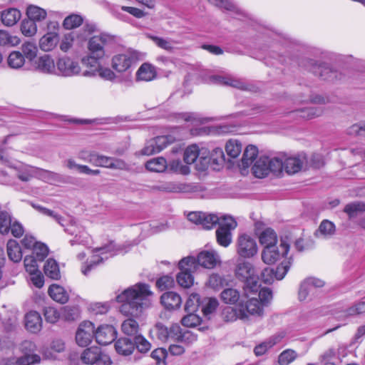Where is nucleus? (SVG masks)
I'll return each instance as SVG.
<instances>
[{"label": "nucleus", "instance_id": "nucleus-1", "mask_svg": "<svg viewBox=\"0 0 365 365\" xmlns=\"http://www.w3.org/2000/svg\"><path fill=\"white\" fill-rule=\"evenodd\" d=\"M152 295L149 285L138 283L118 294L116 301L121 303L120 312L123 315L138 317L145 309L151 306Z\"/></svg>", "mask_w": 365, "mask_h": 365}, {"label": "nucleus", "instance_id": "nucleus-2", "mask_svg": "<svg viewBox=\"0 0 365 365\" xmlns=\"http://www.w3.org/2000/svg\"><path fill=\"white\" fill-rule=\"evenodd\" d=\"M158 190L168 192L183 193L194 197H210L212 187L207 184H162Z\"/></svg>", "mask_w": 365, "mask_h": 365}, {"label": "nucleus", "instance_id": "nucleus-3", "mask_svg": "<svg viewBox=\"0 0 365 365\" xmlns=\"http://www.w3.org/2000/svg\"><path fill=\"white\" fill-rule=\"evenodd\" d=\"M235 274L240 281L243 282L245 291H251L253 293H257L259 291L260 287L259 279L251 263L245 261L238 262Z\"/></svg>", "mask_w": 365, "mask_h": 365}, {"label": "nucleus", "instance_id": "nucleus-4", "mask_svg": "<svg viewBox=\"0 0 365 365\" xmlns=\"http://www.w3.org/2000/svg\"><path fill=\"white\" fill-rule=\"evenodd\" d=\"M300 66L304 67L307 70L313 73L322 80L334 81L341 79V73L338 71L333 69L327 63H318L316 61L309 58L302 60Z\"/></svg>", "mask_w": 365, "mask_h": 365}, {"label": "nucleus", "instance_id": "nucleus-5", "mask_svg": "<svg viewBox=\"0 0 365 365\" xmlns=\"http://www.w3.org/2000/svg\"><path fill=\"white\" fill-rule=\"evenodd\" d=\"M280 166L279 158L261 156L254 163L252 172L253 175L259 179L264 178L269 174L277 177Z\"/></svg>", "mask_w": 365, "mask_h": 365}, {"label": "nucleus", "instance_id": "nucleus-6", "mask_svg": "<svg viewBox=\"0 0 365 365\" xmlns=\"http://www.w3.org/2000/svg\"><path fill=\"white\" fill-rule=\"evenodd\" d=\"M178 266L180 272L177 275L178 283L182 287H190L194 282L192 273L197 269L195 257H185L179 262Z\"/></svg>", "mask_w": 365, "mask_h": 365}, {"label": "nucleus", "instance_id": "nucleus-7", "mask_svg": "<svg viewBox=\"0 0 365 365\" xmlns=\"http://www.w3.org/2000/svg\"><path fill=\"white\" fill-rule=\"evenodd\" d=\"M304 160H306V153H304L286 158L284 160L279 159L281 168L277 172V177L282 178L284 174L294 175L300 171H305Z\"/></svg>", "mask_w": 365, "mask_h": 365}, {"label": "nucleus", "instance_id": "nucleus-8", "mask_svg": "<svg viewBox=\"0 0 365 365\" xmlns=\"http://www.w3.org/2000/svg\"><path fill=\"white\" fill-rule=\"evenodd\" d=\"M119 250L113 242L103 247H96L93 250V255L88 264L82 267V273L87 275L88 272L96 265L102 263L104 260L115 255Z\"/></svg>", "mask_w": 365, "mask_h": 365}, {"label": "nucleus", "instance_id": "nucleus-9", "mask_svg": "<svg viewBox=\"0 0 365 365\" xmlns=\"http://www.w3.org/2000/svg\"><path fill=\"white\" fill-rule=\"evenodd\" d=\"M237 226L236 220L230 215H223L216 230V238L218 244L222 247H228L232 240V230Z\"/></svg>", "mask_w": 365, "mask_h": 365}, {"label": "nucleus", "instance_id": "nucleus-10", "mask_svg": "<svg viewBox=\"0 0 365 365\" xmlns=\"http://www.w3.org/2000/svg\"><path fill=\"white\" fill-rule=\"evenodd\" d=\"M257 293L250 294V297L240 305L237 317L240 319H247L249 316L262 317L264 314V302H259L256 295Z\"/></svg>", "mask_w": 365, "mask_h": 365}, {"label": "nucleus", "instance_id": "nucleus-11", "mask_svg": "<svg viewBox=\"0 0 365 365\" xmlns=\"http://www.w3.org/2000/svg\"><path fill=\"white\" fill-rule=\"evenodd\" d=\"M289 250V244L284 240H281L279 247L276 245L264 247L262 252V259L265 264L275 263L281 257H285Z\"/></svg>", "mask_w": 365, "mask_h": 365}, {"label": "nucleus", "instance_id": "nucleus-12", "mask_svg": "<svg viewBox=\"0 0 365 365\" xmlns=\"http://www.w3.org/2000/svg\"><path fill=\"white\" fill-rule=\"evenodd\" d=\"M250 294L254 293L251 291H245L244 287H242V292L235 287H227L221 292L220 299L226 304L237 305L240 309V305L250 297Z\"/></svg>", "mask_w": 365, "mask_h": 365}, {"label": "nucleus", "instance_id": "nucleus-13", "mask_svg": "<svg viewBox=\"0 0 365 365\" xmlns=\"http://www.w3.org/2000/svg\"><path fill=\"white\" fill-rule=\"evenodd\" d=\"M255 240L247 234L240 235L236 242L237 253L243 258H250L257 252Z\"/></svg>", "mask_w": 365, "mask_h": 365}, {"label": "nucleus", "instance_id": "nucleus-14", "mask_svg": "<svg viewBox=\"0 0 365 365\" xmlns=\"http://www.w3.org/2000/svg\"><path fill=\"white\" fill-rule=\"evenodd\" d=\"M81 360L88 365H110L108 355L102 353L100 348L92 346L85 349L81 355Z\"/></svg>", "mask_w": 365, "mask_h": 365}, {"label": "nucleus", "instance_id": "nucleus-15", "mask_svg": "<svg viewBox=\"0 0 365 365\" xmlns=\"http://www.w3.org/2000/svg\"><path fill=\"white\" fill-rule=\"evenodd\" d=\"M139 59V54L135 51H128L123 53L114 56L112 58V67L118 72H124L129 69Z\"/></svg>", "mask_w": 365, "mask_h": 365}, {"label": "nucleus", "instance_id": "nucleus-16", "mask_svg": "<svg viewBox=\"0 0 365 365\" xmlns=\"http://www.w3.org/2000/svg\"><path fill=\"white\" fill-rule=\"evenodd\" d=\"M223 215L218 216L215 214L203 212H191L187 215L189 221L201 225L204 229H212L217 224L220 225Z\"/></svg>", "mask_w": 365, "mask_h": 365}, {"label": "nucleus", "instance_id": "nucleus-17", "mask_svg": "<svg viewBox=\"0 0 365 365\" xmlns=\"http://www.w3.org/2000/svg\"><path fill=\"white\" fill-rule=\"evenodd\" d=\"M113 41V36L106 34L93 36L89 39L88 43L89 53L97 58H103L105 56V46Z\"/></svg>", "mask_w": 365, "mask_h": 365}, {"label": "nucleus", "instance_id": "nucleus-18", "mask_svg": "<svg viewBox=\"0 0 365 365\" xmlns=\"http://www.w3.org/2000/svg\"><path fill=\"white\" fill-rule=\"evenodd\" d=\"M95 336L94 324L88 321L80 324L76 333V341L80 346L85 347L91 344Z\"/></svg>", "mask_w": 365, "mask_h": 365}, {"label": "nucleus", "instance_id": "nucleus-19", "mask_svg": "<svg viewBox=\"0 0 365 365\" xmlns=\"http://www.w3.org/2000/svg\"><path fill=\"white\" fill-rule=\"evenodd\" d=\"M56 66L57 68L56 74L65 77L78 75L81 71L78 63L68 56L59 58Z\"/></svg>", "mask_w": 365, "mask_h": 365}, {"label": "nucleus", "instance_id": "nucleus-20", "mask_svg": "<svg viewBox=\"0 0 365 365\" xmlns=\"http://www.w3.org/2000/svg\"><path fill=\"white\" fill-rule=\"evenodd\" d=\"M117 332L111 325H101L95 331V338L98 344L106 346L112 343L116 338Z\"/></svg>", "mask_w": 365, "mask_h": 365}, {"label": "nucleus", "instance_id": "nucleus-21", "mask_svg": "<svg viewBox=\"0 0 365 365\" xmlns=\"http://www.w3.org/2000/svg\"><path fill=\"white\" fill-rule=\"evenodd\" d=\"M197 267L201 266L206 269H213L220 263V258L215 251H202L195 258Z\"/></svg>", "mask_w": 365, "mask_h": 365}, {"label": "nucleus", "instance_id": "nucleus-22", "mask_svg": "<svg viewBox=\"0 0 365 365\" xmlns=\"http://www.w3.org/2000/svg\"><path fill=\"white\" fill-rule=\"evenodd\" d=\"M19 350L22 355L21 358L26 359L27 362L29 365H34L40 363L41 356L36 354V344L31 341H24L19 346Z\"/></svg>", "mask_w": 365, "mask_h": 365}, {"label": "nucleus", "instance_id": "nucleus-23", "mask_svg": "<svg viewBox=\"0 0 365 365\" xmlns=\"http://www.w3.org/2000/svg\"><path fill=\"white\" fill-rule=\"evenodd\" d=\"M43 320L36 311H30L24 316V325L26 330L33 334L38 333L42 329Z\"/></svg>", "mask_w": 365, "mask_h": 365}, {"label": "nucleus", "instance_id": "nucleus-24", "mask_svg": "<svg viewBox=\"0 0 365 365\" xmlns=\"http://www.w3.org/2000/svg\"><path fill=\"white\" fill-rule=\"evenodd\" d=\"M35 70L46 74H56V64L48 55L36 58L33 63Z\"/></svg>", "mask_w": 365, "mask_h": 365}, {"label": "nucleus", "instance_id": "nucleus-25", "mask_svg": "<svg viewBox=\"0 0 365 365\" xmlns=\"http://www.w3.org/2000/svg\"><path fill=\"white\" fill-rule=\"evenodd\" d=\"M200 160L202 161V166L196 165V167L198 170H204L206 169L210 162H212V164L217 166L222 165L225 162V156L222 148H216L213 149L210 158L200 157Z\"/></svg>", "mask_w": 365, "mask_h": 365}, {"label": "nucleus", "instance_id": "nucleus-26", "mask_svg": "<svg viewBox=\"0 0 365 365\" xmlns=\"http://www.w3.org/2000/svg\"><path fill=\"white\" fill-rule=\"evenodd\" d=\"M210 81L217 84L230 86L240 90H248V86L240 79H237L230 76H212Z\"/></svg>", "mask_w": 365, "mask_h": 365}, {"label": "nucleus", "instance_id": "nucleus-27", "mask_svg": "<svg viewBox=\"0 0 365 365\" xmlns=\"http://www.w3.org/2000/svg\"><path fill=\"white\" fill-rule=\"evenodd\" d=\"M212 187L210 197H233L236 186L233 184H207Z\"/></svg>", "mask_w": 365, "mask_h": 365}, {"label": "nucleus", "instance_id": "nucleus-28", "mask_svg": "<svg viewBox=\"0 0 365 365\" xmlns=\"http://www.w3.org/2000/svg\"><path fill=\"white\" fill-rule=\"evenodd\" d=\"M257 155L258 149L256 146L253 145L247 146L243 153L241 165H240L241 167L242 174H245L247 168H248L249 166L253 163Z\"/></svg>", "mask_w": 365, "mask_h": 365}, {"label": "nucleus", "instance_id": "nucleus-29", "mask_svg": "<svg viewBox=\"0 0 365 365\" xmlns=\"http://www.w3.org/2000/svg\"><path fill=\"white\" fill-rule=\"evenodd\" d=\"M160 302L165 309H175L180 307L182 299L178 294L173 292H168L161 296Z\"/></svg>", "mask_w": 365, "mask_h": 365}, {"label": "nucleus", "instance_id": "nucleus-30", "mask_svg": "<svg viewBox=\"0 0 365 365\" xmlns=\"http://www.w3.org/2000/svg\"><path fill=\"white\" fill-rule=\"evenodd\" d=\"M156 71L151 64L148 63H143L136 73V78L138 81H150L156 76Z\"/></svg>", "mask_w": 365, "mask_h": 365}, {"label": "nucleus", "instance_id": "nucleus-31", "mask_svg": "<svg viewBox=\"0 0 365 365\" xmlns=\"http://www.w3.org/2000/svg\"><path fill=\"white\" fill-rule=\"evenodd\" d=\"M49 296L56 302L65 304L68 301V294L64 288L60 285L53 284L48 288Z\"/></svg>", "mask_w": 365, "mask_h": 365}, {"label": "nucleus", "instance_id": "nucleus-32", "mask_svg": "<svg viewBox=\"0 0 365 365\" xmlns=\"http://www.w3.org/2000/svg\"><path fill=\"white\" fill-rule=\"evenodd\" d=\"M115 348L119 354L128 356L135 350V344L130 339L122 337L117 340Z\"/></svg>", "mask_w": 365, "mask_h": 365}, {"label": "nucleus", "instance_id": "nucleus-33", "mask_svg": "<svg viewBox=\"0 0 365 365\" xmlns=\"http://www.w3.org/2000/svg\"><path fill=\"white\" fill-rule=\"evenodd\" d=\"M21 18L20 11L14 8H10L1 12V21L6 26H14Z\"/></svg>", "mask_w": 365, "mask_h": 365}, {"label": "nucleus", "instance_id": "nucleus-34", "mask_svg": "<svg viewBox=\"0 0 365 365\" xmlns=\"http://www.w3.org/2000/svg\"><path fill=\"white\" fill-rule=\"evenodd\" d=\"M7 255L14 262H19L22 259V252L19 243L14 240H9L6 245Z\"/></svg>", "mask_w": 365, "mask_h": 365}, {"label": "nucleus", "instance_id": "nucleus-35", "mask_svg": "<svg viewBox=\"0 0 365 365\" xmlns=\"http://www.w3.org/2000/svg\"><path fill=\"white\" fill-rule=\"evenodd\" d=\"M58 40V36L56 33H47L40 39L39 46L41 50L49 51L56 46Z\"/></svg>", "mask_w": 365, "mask_h": 365}, {"label": "nucleus", "instance_id": "nucleus-36", "mask_svg": "<svg viewBox=\"0 0 365 365\" xmlns=\"http://www.w3.org/2000/svg\"><path fill=\"white\" fill-rule=\"evenodd\" d=\"M206 152H202L200 150L199 148L196 145H191L188 146L185 152H184V161L187 164H192L197 162L198 160L201 162V165H202V161L200 160V158H199L200 154H205Z\"/></svg>", "mask_w": 365, "mask_h": 365}, {"label": "nucleus", "instance_id": "nucleus-37", "mask_svg": "<svg viewBox=\"0 0 365 365\" xmlns=\"http://www.w3.org/2000/svg\"><path fill=\"white\" fill-rule=\"evenodd\" d=\"M349 219L355 217L358 214L365 212V202L354 201L345 205L343 210Z\"/></svg>", "mask_w": 365, "mask_h": 365}, {"label": "nucleus", "instance_id": "nucleus-38", "mask_svg": "<svg viewBox=\"0 0 365 365\" xmlns=\"http://www.w3.org/2000/svg\"><path fill=\"white\" fill-rule=\"evenodd\" d=\"M325 164L322 155L319 153H313L310 156L306 154V160H304L305 171L312 169H320Z\"/></svg>", "mask_w": 365, "mask_h": 365}, {"label": "nucleus", "instance_id": "nucleus-39", "mask_svg": "<svg viewBox=\"0 0 365 365\" xmlns=\"http://www.w3.org/2000/svg\"><path fill=\"white\" fill-rule=\"evenodd\" d=\"M121 330L124 334L135 337L139 334L140 327L137 321L132 318H128L122 323Z\"/></svg>", "mask_w": 365, "mask_h": 365}, {"label": "nucleus", "instance_id": "nucleus-40", "mask_svg": "<svg viewBox=\"0 0 365 365\" xmlns=\"http://www.w3.org/2000/svg\"><path fill=\"white\" fill-rule=\"evenodd\" d=\"M100 160L101 161L99 166L101 167L120 170H123L126 168L125 163L120 159L110 158L102 155V157Z\"/></svg>", "mask_w": 365, "mask_h": 365}, {"label": "nucleus", "instance_id": "nucleus-41", "mask_svg": "<svg viewBox=\"0 0 365 365\" xmlns=\"http://www.w3.org/2000/svg\"><path fill=\"white\" fill-rule=\"evenodd\" d=\"M259 242L264 247L277 245V236L276 232L271 228H267L259 235Z\"/></svg>", "mask_w": 365, "mask_h": 365}, {"label": "nucleus", "instance_id": "nucleus-42", "mask_svg": "<svg viewBox=\"0 0 365 365\" xmlns=\"http://www.w3.org/2000/svg\"><path fill=\"white\" fill-rule=\"evenodd\" d=\"M44 273L45 274L52 279H60V269L57 262L52 259L49 258L46 262L44 265Z\"/></svg>", "mask_w": 365, "mask_h": 365}, {"label": "nucleus", "instance_id": "nucleus-43", "mask_svg": "<svg viewBox=\"0 0 365 365\" xmlns=\"http://www.w3.org/2000/svg\"><path fill=\"white\" fill-rule=\"evenodd\" d=\"M335 225L332 222L328 220H324L320 223L319 228L316 232V235L327 238L333 235L335 233Z\"/></svg>", "mask_w": 365, "mask_h": 365}, {"label": "nucleus", "instance_id": "nucleus-44", "mask_svg": "<svg viewBox=\"0 0 365 365\" xmlns=\"http://www.w3.org/2000/svg\"><path fill=\"white\" fill-rule=\"evenodd\" d=\"M26 14L28 18L34 22L41 21L44 20L47 16L46 10L34 5H31L27 8Z\"/></svg>", "mask_w": 365, "mask_h": 365}, {"label": "nucleus", "instance_id": "nucleus-45", "mask_svg": "<svg viewBox=\"0 0 365 365\" xmlns=\"http://www.w3.org/2000/svg\"><path fill=\"white\" fill-rule=\"evenodd\" d=\"M145 167L150 171L160 173L167 168L168 163L164 158L160 157L148 161Z\"/></svg>", "mask_w": 365, "mask_h": 365}, {"label": "nucleus", "instance_id": "nucleus-46", "mask_svg": "<svg viewBox=\"0 0 365 365\" xmlns=\"http://www.w3.org/2000/svg\"><path fill=\"white\" fill-rule=\"evenodd\" d=\"M7 62L10 68H20L25 63L24 56L20 51H12L8 56Z\"/></svg>", "mask_w": 365, "mask_h": 365}, {"label": "nucleus", "instance_id": "nucleus-47", "mask_svg": "<svg viewBox=\"0 0 365 365\" xmlns=\"http://www.w3.org/2000/svg\"><path fill=\"white\" fill-rule=\"evenodd\" d=\"M225 150L230 158H236L242 151V144L237 140H230L226 143Z\"/></svg>", "mask_w": 365, "mask_h": 365}, {"label": "nucleus", "instance_id": "nucleus-48", "mask_svg": "<svg viewBox=\"0 0 365 365\" xmlns=\"http://www.w3.org/2000/svg\"><path fill=\"white\" fill-rule=\"evenodd\" d=\"M36 179L41 181H60L61 180V175L58 173L36 168Z\"/></svg>", "mask_w": 365, "mask_h": 365}, {"label": "nucleus", "instance_id": "nucleus-49", "mask_svg": "<svg viewBox=\"0 0 365 365\" xmlns=\"http://www.w3.org/2000/svg\"><path fill=\"white\" fill-rule=\"evenodd\" d=\"M102 58H97L94 55H91L89 53V56L83 58L82 63L86 66H89L91 68H93V71H86L83 72V76H91L95 74V71L98 68V60Z\"/></svg>", "mask_w": 365, "mask_h": 365}, {"label": "nucleus", "instance_id": "nucleus-50", "mask_svg": "<svg viewBox=\"0 0 365 365\" xmlns=\"http://www.w3.org/2000/svg\"><path fill=\"white\" fill-rule=\"evenodd\" d=\"M149 38L160 48L172 52L175 43L170 38H163L155 36H150Z\"/></svg>", "mask_w": 365, "mask_h": 365}, {"label": "nucleus", "instance_id": "nucleus-51", "mask_svg": "<svg viewBox=\"0 0 365 365\" xmlns=\"http://www.w3.org/2000/svg\"><path fill=\"white\" fill-rule=\"evenodd\" d=\"M135 349L140 353L145 354L151 349V344L140 334L134 337Z\"/></svg>", "mask_w": 365, "mask_h": 365}, {"label": "nucleus", "instance_id": "nucleus-52", "mask_svg": "<svg viewBox=\"0 0 365 365\" xmlns=\"http://www.w3.org/2000/svg\"><path fill=\"white\" fill-rule=\"evenodd\" d=\"M297 115L304 119H312L319 116L322 110L321 108L316 107H308L296 110Z\"/></svg>", "mask_w": 365, "mask_h": 365}, {"label": "nucleus", "instance_id": "nucleus-53", "mask_svg": "<svg viewBox=\"0 0 365 365\" xmlns=\"http://www.w3.org/2000/svg\"><path fill=\"white\" fill-rule=\"evenodd\" d=\"M21 31L26 36H32L37 31L36 22L28 18L24 19L21 24Z\"/></svg>", "mask_w": 365, "mask_h": 365}, {"label": "nucleus", "instance_id": "nucleus-54", "mask_svg": "<svg viewBox=\"0 0 365 365\" xmlns=\"http://www.w3.org/2000/svg\"><path fill=\"white\" fill-rule=\"evenodd\" d=\"M225 284V279L216 273L210 274L207 282V285L215 290H219Z\"/></svg>", "mask_w": 365, "mask_h": 365}, {"label": "nucleus", "instance_id": "nucleus-55", "mask_svg": "<svg viewBox=\"0 0 365 365\" xmlns=\"http://www.w3.org/2000/svg\"><path fill=\"white\" fill-rule=\"evenodd\" d=\"M12 220L10 214L7 212H0V233L5 235L10 231Z\"/></svg>", "mask_w": 365, "mask_h": 365}, {"label": "nucleus", "instance_id": "nucleus-56", "mask_svg": "<svg viewBox=\"0 0 365 365\" xmlns=\"http://www.w3.org/2000/svg\"><path fill=\"white\" fill-rule=\"evenodd\" d=\"M36 46L31 42L24 43L21 46V53L24 56V58L32 61L36 56L37 53Z\"/></svg>", "mask_w": 365, "mask_h": 365}, {"label": "nucleus", "instance_id": "nucleus-57", "mask_svg": "<svg viewBox=\"0 0 365 365\" xmlns=\"http://www.w3.org/2000/svg\"><path fill=\"white\" fill-rule=\"evenodd\" d=\"M36 168L26 166L19 171L18 177L21 181H29L36 179Z\"/></svg>", "mask_w": 365, "mask_h": 365}, {"label": "nucleus", "instance_id": "nucleus-58", "mask_svg": "<svg viewBox=\"0 0 365 365\" xmlns=\"http://www.w3.org/2000/svg\"><path fill=\"white\" fill-rule=\"evenodd\" d=\"M365 313V302H359L354 304L344 312V316L354 317Z\"/></svg>", "mask_w": 365, "mask_h": 365}, {"label": "nucleus", "instance_id": "nucleus-59", "mask_svg": "<svg viewBox=\"0 0 365 365\" xmlns=\"http://www.w3.org/2000/svg\"><path fill=\"white\" fill-rule=\"evenodd\" d=\"M150 333V334H155L157 338L163 342L169 339L168 329L161 323L156 324Z\"/></svg>", "mask_w": 365, "mask_h": 365}, {"label": "nucleus", "instance_id": "nucleus-60", "mask_svg": "<svg viewBox=\"0 0 365 365\" xmlns=\"http://www.w3.org/2000/svg\"><path fill=\"white\" fill-rule=\"evenodd\" d=\"M20 42L17 36H11L8 32L0 30V46H16Z\"/></svg>", "mask_w": 365, "mask_h": 365}, {"label": "nucleus", "instance_id": "nucleus-61", "mask_svg": "<svg viewBox=\"0 0 365 365\" xmlns=\"http://www.w3.org/2000/svg\"><path fill=\"white\" fill-rule=\"evenodd\" d=\"M155 141L160 149V151L166 148L169 144L174 143L177 140H180L179 137H175L173 135H161L154 138Z\"/></svg>", "mask_w": 365, "mask_h": 365}, {"label": "nucleus", "instance_id": "nucleus-62", "mask_svg": "<svg viewBox=\"0 0 365 365\" xmlns=\"http://www.w3.org/2000/svg\"><path fill=\"white\" fill-rule=\"evenodd\" d=\"M83 23V18L80 15L72 14L67 16L63 23L66 29H73L79 26Z\"/></svg>", "mask_w": 365, "mask_h": 365}, {"label": "nucleus", "instance_id": "nucleus-63", "mask_svg": "<svg viewBox=\"0 0 365 365\" xmlns=\"http://www.w3.org/2000/svg\"><path fill=\"white\" fill-rule=\"evenodd\" d=\"M200 306V297L197 294H191L185 305V309L187 312H195Z\"/></svg>", "mask_w": 365, "mask_h": 365}, {"label": "nucleus", "instance_id": "nucleus-64", "mask_svg": "<svg viewBox=\"0 0 365 365\" xmlns=\"http://www.w3.org/2000/svg\"><path fill=\"white\" fill-rule=\"evenodd\" d=\"M296 357L297 353L294 350L287 349L279 354L278 362L280 365H287L292 362Z\"/></svg>", "mask_w": 365, "mask_h": 365}]
</instances>
